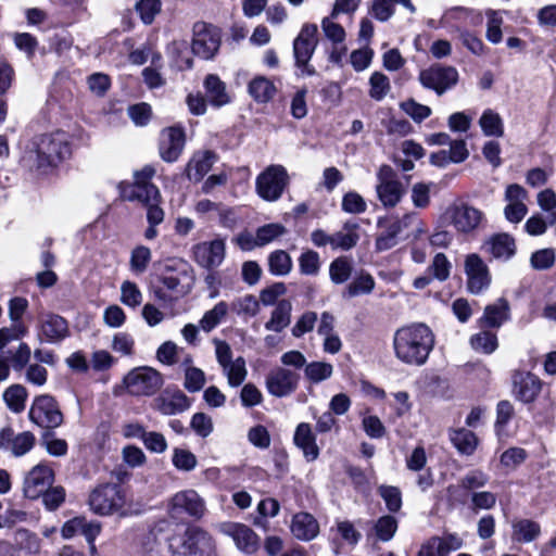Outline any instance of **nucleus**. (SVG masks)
I'll return each mask as SVG.
<instances>
[{
	"mask_svg": "<svg viewBox=\"0 0 556 556\" xmlns=\"http://www.w3.org/2000/svg\"><path fill=\"white\" fill-rule=\"evenodd\" d=\"M434 333L422 323L403 326L393 336L395 357L409 366L425 365L434 348Z\"/></svg>",
	"mask_w": 556,
	"mask_h": 556,
	"instance_id": "f257e3e1",
	"label": "nucleus"
},
{
	"mask_svg": "<svg viewBox=\"0 0 556 556\" xmlns=\"http://www.w3.org/2000/svg\"><path fill=\"white\" fill-rule=\"evenodd\" d=\"M194 278L189 265L181 260L167 261L155 275L152 292L162 303H172L191 291Z\"/></svg>",
	"mask_w": 556,
	"mask_h": 556,
	"instance_id": "f03ea898",
	"label": "nucleus"
},
{
	"mask_svg": "<svg viewBox=\"0 0 556 556\" xmlns=\"http://www.w3.org/2000/svg\"><path fill=\"white\" fill-rule=\"evenodd\" d=\"M71 155L67 135L63 131L43 134L35 137L28 151V159L34 166L48 173Z\"/></svg>",
	"mask_w": 556,
	"mask_h": 556,
	"instance_id": "7ed1b4c3",
	"label": "nucleus"
},
{
	"mask_svg": "<svg viewBox=\"0 0 556 556\" xmlns=\"http://www.w3.org/2000/svg\"><path fill=\"white\" fill-rule=\"evenodd\" d=\"M174 556H210L214 552L212 536L200 528L188 529L181 535H174L168 541Z\"/></svg>",
	"mask_w": 556,
	"mask_h": 556,
	"instance_id": "20e7f679",
	"label": "nucleus"
},
{
	"mask_svg": "<svg viewBox=\"0 0 556 556\" xmlns=\"http://www.w3.org/2000/svg\"><path fill=\"white\" fill-rule=\"evenodd\" d=\"M126 503L124 490L117 483H102L89 495L90 509L100 516H109L119 511Z\"/></svg>",
	"mask_w": 556,
	"mask_h": 556,
	"instance_id": "39448f33",
	"label": "nucleus"
},
{
	"mask_svg": "<svg viewBox=\"0 0 556 556\" xmlns=\"http://www.w3.org/2000/svg\"><path fill=\"white\" fill-rule=\"evenodd\" d=\"M155 175V168L151 165H146L142 169L134 175V182L128 184L122 190V195L128 201H138L144 206L152 201H159L161 193L159 188L150 182Z\"/></svg>",
	"mask_w": 556,
	"mask_h": 556,
	"instance_id": "423d86ee",
	"label": "nucleus"
},
{
	"mask_svg": "<svg viewBox=\"0 0 556 556\" xmlns=\"http://www.w3.org/2000/svg\"><path fill=\"white\" fill-rule=\"evenodd\" d=\"M289 185L287 169L279 164L267 166L257 177L255 187L257 194L269 202L277 201Z\"/></svg>",
	"mask_w": 556,
	"mask_h": 556,
	"instance_id": "0eeeda50",
	"label": "nucleus"
},
{
	"mask_svg": "<svg viewBox=\"0 0 556 556\" xmlns=\"http://www.w3.org/2000/svg\"><path fill=\"white\" fill-rule=\"evenodd\" d=\"M161 372L152 367H138L131 369L124 378V384L131 395L151 396L163 386Z\"/></svg>",
	"mask_w": 556,
	"mask_h": 556,
	"instance_id": "6e6552de",
	"label": "nucleus"
},
{
	"mask_svg": "<svg viewBox=\"0 0 556 556\" xmlns=\"http://www.w3.org/2000/svg\"><path fill=\"white\" fill-rule=\"evenodd\" d=\"M31 422L48 431L60 427L63 424V414L58 402L51 395L37 396L28 412Z\"/></svg>",
	"mask_w": 556,
	"mask_h": 556,
	"instance_id": "1a4fd4ad",
	"label": "nucleus"
},
{
	"mask_svg": "<svg viewBox=\"0 0 556 556\" xmlns=\"http://www.w3.org/2000/svg\"><path fill=\"white\" fill-rule=\"evenodd\" d=\"M192 30L191 49L193 54L203 60L213 59L220 47V30L204 22H197Z\"/></svg>",
	"mask_w": 556,
	"mask_h": 556,
	"instance_id": "9d476101",
	"label": "nucleus"
},
{
	"mask_svg": "<svg viewBox=\"0 0 556 556\" xmlns=\"http://www.w3.org/2000/svg\"><path fill=\"white\" fill-rule=\"evenodd\" d=\"M204 513L203 498L191 489L177 492L168 504V514L174 519H182L185 516L200 519Z\"/></svg>",
	"mask_w": 556,
	"mask_h": 556,
	"instance_id": "9b49d317",
	"label": "nucleus"
},
{
	"mask_svg": "<svg viewBox=\"0 0 556 556\" xmlns=\"http://www.w3.org/2000/svg\"><path fill=\"white\" fill-rule=\"evenodd\" d=\"M378 184L376 192L384 207H394L402 200L405 188L396 178V174L389 165H381L377 173Z\"/></svg>",
	"mask_w": 556,
	"mask_h": 556,
	"instance_id": "f8f14e48",
	"label": "nucleus"
},
{
	"mask_svg": "<svg viewBox=\"0 0 556 556\" xmlns=\"http://www.w3.org/2000/svg\"><path fill=\"white\" fill-rule=\"evenodd\" d=\"M447 214L455 230L463 235L473 233L485 222L482 211L464 202L452 205Z\"/></svg>",
	"mask_w": 556,
	"mask_h": 556,
	"instance_id": "ddd939ff",
	"label": "nucleus"
},
{
	"mask_svg": "<svg viewBox=\"0 0 556 556\" xmlns=\"http://www.w3.org/2000/svg\"><path fill=\"white\" fill-rule=\"evenodd\" d=\"M418 79L425 88L432 89L438 96H442L457 84L458 73L452 66L433 65L422 70Z\"/></svg>",
	"mask_w": 556,
	"mask_h": 556,
	"instance_id": "4468645a",
	"label": "nucleus"
},
{
	"mask_svg": "<svg viewBox=\"0 0 556 556\" xmlns=\"http://www.w3.org/2000/svg\"><path fill=\"white\" fill-rule=\"evenodd\" d=\"M464 270L467 277V289L470 293L480 294L491 285L489 267L479 254L466 255Z\"/></svg>",
	"mask_w": 556,
	"mask_h": 556,
	"instance_id": "2eb2a0df",
	"label": "nucleus"
},
{
	"mask_svg": "<svg viewBox=\"0 0 556 556\" xmlns=\"http://www.w3.org/2000/svg\"><path fill=\"white\" fill-rule=\"evenodd\" d=\"M70 336L68 323L54 313H41L38 316L37 338L40 342L59 343Z\"/></svg>",
	"mask_w": 556,
	"mask_h": 556,
	"instance_id": "dca6fc26",
	"label": "nucleus"
},
{
	"mask_svg": "<svg viewBox=\"0 0 556 556\" xmlns=\"http://www.w3.org/2000/svg\"><path fill=\"white\" fill-rule=\"evenodd\" d=\"M53 481V470L47 464L40 463L26 473L23 482V493L27 498L37 500L52 485Z\"/></svg>",
	"mask_w": 556,
	"mask_h": 556,
	"instance_id": "f3484780",
	"label": "nucleus"
},
{
	"mask_svg": "<svg viewBox=\"0 0 556 556\" xmlns=\"http://www.w3.org/2000/svg\"><path fill=\"white\" fill-rule=\"evenodd\" d=\"M528 191L518 184H511L506 187L504 200L507 202L504 207L505 218L513 223H520L528 213L525 201L528 199Z\"/></svg>",
	"mask_w": 556,
	"mask_h": 556,
	"instance_id": "a211bd4d",
	"label": "nucleus"
},
{
	"mask_svg": "<svg viewBox=\"0 0 556 556\" xmlns=\"http://www.w3.org/2000/svg\"><path fill=\"white\" fill-rule=\"evenodd\" d=\"M299 379V374L278 367L267 375L266 389L273 396L285 397L296 390Z\"/></svg>",
	"mask_w": 556,
	"mask_h": 556,
	"instance_id": "6ab92c4d",
	"label": "nucleus"
},
{
	"mask_svg": "<svg viewBox=\"0 0 556 556\" xmlns=\"http://www.w3.org/2000/svg\"><path fill=\"white\" fill-rule=\"evenodd\" d=\"M36 438L30 431L15 434L11 427L0 430V450L9 451L14 457L28 453L35 445Z\"/></svg>",
	"mask_w": 556,
	"mask_h": 556,
	"instance_id": "aec40b11",
	"label": "nucleus"
},
{
	"mask_svg": "<svg viewBox=\"0 0 556 556\" xmlns=\"http://www.w3.org/2000/svg\"><path fill=\"white\" fill-rule=\"evenodd\" d=\"M222 531L230 536L238 549L244 554H254L260 545L258 535L248 526L236 522L222 525Z\"/></svg>",
	"mask_w": 556,
	"mask_h": 556,
	"instance_id": "412c9836",
	"label": "nucleus"
},
{
	"mask_svg": "<svg viewBox=\"0 0 556 556\" xmlns=\"http://www.w3.org/2000/svg\"><path fill=\"white\" fill-rule=\"evenodd\" d=\"M317 31L316 24H304L302 26L300 34L293 41L295 64L309 62L318 43Z\"/></svg>",
	"mask_w": 556,
	"mask_h": 556,
	"instance_id": "4be33fe9",
	"label": "nucleus"
},
{
	"mask_svg": "<svg viewBox=\"0 0 556 556\" xmlns=\"http://www.w3.org/2000/svg\"><path fill=\"white\" fill-rule=\"evenodd\" d=\"M185 147V132L180 127L165 128L161 134L160 156L167 163L178 160Z\"/></svg>",
	"mask_w": 556,
	"mask_h": 556,
	"instance_id": "5701e85b",
	"label": "nucleus"
},
{
	"mask_svg": "<svg viewBox=\"0 0 556 556\" xmlns=\"http://www.w3.org/2000/svg\"><path fill=\"white\" fill-rule=\"evenodd\" d=\"M482 249L493 258L507 262L516 254L517 245L513 236L500 232L488 238Z\"/></svg>",
	"mask_w": 556,
	"mask_h": 556,
	"instance_id": "b1692460",
	"label": "nucleus"
},
{
	"mask_svg": "<svg viewBox=\"0 0 556 556\" xmlns=\"http://www.w3.org/2000/svg\"><path fill=\"white\" fill-rule=\"evenodd\" d=\"M462 545L463 541L456 534L432 536L421 546L417 556H445L456 552Z\"/></svg>",
	"mask_w": 556,
	"mask_h": 556,
	"instance_id": "393cba45",
	"label": "nucleus"
},
{
	"mask_svg": "<svg viewBox=\"0 0 556 556\" xmlns=\"http://www.w3.org/2000/svg\"><path fill=\"white\" fill-rule=\"evenodd\" d=\"M217 161V154L213 151H198L189 160L186 166V175L190 181L200 182L211 170Z\"/></svg>",
	"mask_w": 556,
	"mask_h": 556,
	"instance_id": "a878e982",
	"label": "nucleus"
},
{
	"mask_svg": "<svg viewBox=\"0 0 556 556\" xmlns=\"http://www.w3.org/2000/svg\"><path fill=\"white\" fill-rule=\"evenodd\" d=\"M155 408L163 415L180 414L190 407L189 397L180 390L165 391L154 400Z\"/></svg>",
	"mask_w": 556,
	"mask_h": 556,
	"instance_id": "bb28decb",
	"label": "nucleus"
},
{
	"mask_svg": "<svg viewBox=\"0 0 556 556\" xmlns=\"http://www.w3.org/2000/svg\"><path fill=\"white\" fill-rule=\"evenodd\" d=\"M541 387L540 379L528 372L526 375L515 376L513 392L517 400L523 403H531L540 394Z\"/></svg>",
	"mask_w": 556,
	"mask_h": 556,
	"instance_id": "cd10ccee",
	"label": "nucleus"
},
{
	"mask_svg": "<svg viewBox=\"0 0 556 556\" xmlns=\"http://www.w3.org/2000/svg\"><path fill=\"white\" fill-rule=\"evenodd\" d=\"M195 257L198 263L203 267H217L225 257V243L222 240L202 243L195 249Z\"/></svg>",
	"mask_w": 556,
	"mask_h": 556,
	"instance_id": "c85d7f7f",
	"label": "nucleus"
},
{
	"mask_svg": "<svg viewBox=\"0 0 556 556\" xmlns=\"http://www.w3.org/2000/svg\"><path fill=\"white\" fill-rule=\"evenodd\" d=\"M293 441L294 444L303 452L304 457L308 462H313L318 458L319 448L316 444V438L309 424L301 422L298 425Z\"/></svg>",
	"mask_w": 556,
	"mask_h": 556,
	"instance_id": "c756f323",
	"label": "nucleus"
},
{
	"mask_svg": "<svg viewBox=\"0 0 556 556\" xmlns=\"http://www.w3.org/2000/svg\"><path fill=\"white\" fill-rule=\"evenodd\" d=\"M509 303L506 299L500 298L493 304L484 308L482 317L479 319L481 327L500 328L509 318Z\"/></svg>",
	"mask_w": 556,
	"mask_h": 556,
	"instance_id": "7c9ffc66",
	"label": "nucleus"
},
{
	"mask_svg": "<svg viewBox=\"0 0 556 556\" xmlns=\"http://www.w3.org/2000/svg\"><path fill=\"white\" fill-rule=\"evenodd\" d=\"M290 529L298 540L311 541L318 534L319 525L313 515L302 511L293 516Z\"/></svg>",
	"mask_w": 556,
	"mask_h": 556,
	"instance_id": "2f4dec72",
	"label": "nucleus"
},
{
	"mask_svg": "<svg viewBox=\"0 0 556 556\" xmlns=\"http://www.w3.org/2000/svg\"><path fill=\"white\" fill-rule=\"evenodd\" d=\"M204 89L208 102L215 108H222L231 101L227 87L222 79L215 74H208L204 78Z\"/></svg>",
	"mask_w": 556,
	"mask_h": 556,
	"instance_id": "473e14b6",
	"label": "nucleus"
},
{
	"mask_svg": "<svg viewBox=\"0 0 556 556\" xmlns=\"http://www.w3.org/2000/svg\"><path fill=\"white\" fill-rule=\"evenodd\" d=\"M377 226L382 230L376 238V251L382 252L394 248L399 243L400 226L388 217H380Z\"/></svg>",
	"mask_w": 556,
	"mask_h": 556,
	"instance_id": "72a5a7b5",
	"label": "nucleus"
},
{
	"mask_svg": "<svg viewBox=\"0 0 556 556\" xmlns=\"http://www.w3.org/2000/svg\"><path fill=\"white\" fill-rule=\"evenodd\" d=\"M359 225L355 222H345L342 230L332 235V250L349 251L359 241Z\"/></svg>",
	"mask_w": 556,
	"mask_h": 556,
	"instance_id": "f704fd0d",
	"label": "nucleus"
},
{
	"mask_svg": "<svg viewBox=\"0 0 556 556\" xmlns=\"http://www.w3.org/2000/svg\"><path fill=\"white\" fill-rule=\"evenodd\" d=\"M511 538L519 543H530L541 534V526L531 519H518L511 525Z\"/></svg>",
	"mask_w": 556,
	"mask_h": 556,
	"instance_id": "c9c22d12",
	"label": "nucleus"
},
{
	"mask_svg": "<svg viewBox=\"0 0 556 556\" xmlns=\"http://www.w3.org/2000/svg\"><path fill=\"white\" fill-rule=\"evenodd\" d=\"M248 92L256 102L267 103L276 94L277 88L270 79L256 76L249 83Z\"/></svg>",
	"mask_w": 556,
	"mask_h": 556,
	"instance_id": "e433bc0d",
	"label": "nucleus"
},
{
	"mask_svg": "<svg viewBox=\"0 0 556 556\" xmlns=\"http://www.w3.org/2000/svg\"><path fill=\"white\" fill-rule=\"evenodd\" d=\"M292 304L288 300H281L271 312L265 328L269 331L280 332L290 325Z\"/></svg>",
	"mask_w": 556,
	"mask_h": 556,
	"instance_id": "4c0bfd02",
	"label": "nucleus"
},
{
	"mask_svg": "<svg viewBox=\"0 0 556 556\" xmlns=\"http://www.w3.org/2000/svg\"><path fill=\"white\" fill-rule=\"evenodd\" d=\"M450 439L454 447L463 455H472L478 446L476 434L465 428L451 431Z\"/></svg>",
	"mask_w": 556,
	"mask_h": 556,
	"instance_id": "58836bf2",
	"label": "nucleus"
},
{
	"mask_svg": "<svg viewBox=\"0 0 556 556\" xmlns=\"http://www.w3.org/2000/svg\"><path fill=\"white\" fill-rule=\"evenodd\" d=\"M27 396L26 388L18 383L7 388L2 395L8 408L15 414H20L25 409Z\"/></svg>",
	"mask_w": 556,
	"mask_h": 556,
	"instance_id": "ea45409f",
	"label": "nucleus"
},
{
	"mask_svg": "<svg viewBox=\"0 0 556 556\" xmlns=\"http://www.w3.org/2000/svg\"><path fill=\"white\" fill-rule=\"evenodd\" d=\"M479 125L483 134L488 137H503L504 124L502 117L491 109L485 110L480 119Z\"/></svg>",
	"mask_w": 556,
	"mask_h": 556,
	"instance_id": "a19ab883",
	"label": "nucleus"
},
{
	"mask_svg": "<svg viewBox=\"0 0 556 556\" xmlns=\"http://www.w3.org/2000/svg\"><path fill=\"white\" fill-rule=\"evenodd\" d=\"M222 369L231 388L241 386L248 376L245 359L241 356L237 357L232 363L224 366Z\"/></svg>",
	"mask_w": 556,
	"mask_h": 556,
	"instance_id": "79ce46f5",
	"label": "nucleus"
},
{
	"mask_svg": "<svg viewBox=\"0 0 556 556\" xmlns=\"http://www.w3.org/2000/svg\"><path fill=\"white\" fill-rule=\"evenodd\" d=\"M268 269L274 276H286L292 269L291 256L283 250H276L268 255Z\"/></svg>",
	"mask_w": 556,
	"mask_h": 556,
	"instance_id": "37998d69",
	"label": "nucleus"
},
{
	"mask_svg": "<svg viewBox=\"0 0 556 556\" xmlns=\"http://www.w3.org/2000/svg\"><path fill=\"white\" fill-rule=\"evenodd\" d=\"M229 306L226 302H218L212 309L205 312L200 320V328L205 332H211L226 317Z\"/></svg>",
	"mask_w": 556,
	"mask_h": 556,
	"instance_id": "c03bdc74",
	"label": "nucleus"
},
{
	"mask_svg": "<svg viewBox=\"0 0 556 556\" xmlns=\"http://www.w3.org/2000/svg\"><path fill=\"white\" fill-rule=\"evenodd\" d=\"M469 342L476 352L482 354H492L498 346L496 334L488 330L471 336Z\"/></svg>",
	"mask_w": 556,
	"mask_h": 556,
	"instance_id": "a18cd8bd",
	"label": "nucleus"
},
{
	"mask_svg": "<svg viewBox=\"0 0 556 556\" xmlns=\"http://www.w3.org/2000/svg\"><path fill=\"white\" fill-rule=\"evenodd\" d=\"M369 97L375 101H382L391 91L390 79L381 72H374L369 78Z\"/></svg>",
	"mask_w": 556,
	"mask_h": 556,
	"instance_id": "49530a36",
	"label": "nucleus"
},
{
	"mask_svg": "<svg viewBox=\"0 0 556 556\" xmlns=\"http://www.w3.org/2000/svg\"><path fill=\"white\" fill-rule=\"evenodd\" d=\"M230 309L239 316L254 317L260 311V301L252 294L233 300Z\"/></svg>",
	"mask_w": 556,
	"mask_h": 556,
	"instance_id": "de8ad7c7",
	"label": "nucleus"
},
{
	"mask_svg": "<svg viewBox=\"0 0 556 556\" xmlns=\"http://www.w3.org/2000/svg\"><path fill=\"white\" fill-rule=\"evenodd\" d=\"M14 544L20 552L26 554L39 553V539L26 529H18L14 533Z\"/></svg>",
	"mask_w": 556,
	"mask_h": 556,
	"instance_id": "09e8293b",
	"label": "nucleus"
},
{
	"mask_svg": "<svg viewBox=\"0 0 556 556\" xmlns=\"http://www.w3.org/2000/svg\"><path fill=\"white\" fill-rule=\"evenodd\" d=\"M374 278L369 274L361 275L345 288L342 295L343 298L351 299L359 294H368L374 290Z\"/></svg>",
	"mask_w": 556,
	"mask_h": 556,
	"instance_id": "8fccbe9b",
	"label": "nucleus"
},
{
	"mask_svg": "<svg viewBox=\"0 0 556 556\" xmlns=\"http://www.w3.org/2000/svg\"><path fill=\"white\" fill-rule=\"evenodd\" d=\"M352 274V265L344 256L338 257L330 263L329 276L333 283L341 285L349 280Z\"/></svg>",
	"mask_w": 556,
	"mask_h": 556,
	"instance_id": "3c124183",
	"label": "nucleus"
},
{
	"mask_svg": "<svg viewBox=\"0 0 556 556\" xmlns=\"http://www.w3.org/2000/svg\"><path fill=\"white\" fill-rule=\"evenodd\" d=\"M151 250L146 245L136 247L130 254V269L136 274H142L147 270L151 261Z\"/></svg>",
	"mask_w": 556,
	"mask_h": 556,
	"instance_id": "603ef678",
	"label": "nucleus"
},
{
	"mask_svg": "<svg viewBox=\"0 0 556 556\" xmlns=\"http://www.w3.org/2000/svg\"><path fill=\"white\" fill-rule=\"evenodd\" d=\"M299 268L302 275L316 276L320 270V257L314 250L304 251L299 257Z\"/></svg>",
	"mask_w": 556,
	"mask_h": 556,
	"instance_id": "864d4df0",
	"label": "nucleus"
},
{
	"mask_svg": "<svg viewBox=\"0 0 556 556\" xmlns=\"http://www.w3.org/2000/svg\"><path fill=\"white\" fill-rule=\"evenodd\" d=\"M287 229L283 225L278 223L266 224L256 229L258 247L269 244L277 238L283 236Z\"/></svg>",
	"mask_w": 556,
	"mask_h": 556,
	"instance_id": "5fc2aeb1",
	"label": "nucleus"
},
{
	"mask_svg": "<svg viewBox=\"0 0 556 556\" xmlns=\"http://www.w3.org/2000/svg\"><path fill=\"white\" fill-rule=\"evenodd\" d=\"M332 371V365L325 362H312L305 367V376L314 383H318L330 378Z\"/></svg>",
	"mask_w": 556,
	"mask_h": 556,
	"instance_id": "6e6d98bb",
	"label": "nucleus"
},
{
	"mask_svg": "<svg viewBox=\"0 0 556 556\" xmlns=\"http://www.w3.org/2000/svg\"><path fill=\"white\" fill-rule=\"evenodd\" d=\"M378 493L386 503L389 511L397 513L402 507V493L397 486L380 485Z\"/></svg>",
	"mask_w": 556,
	"mask_h": 556,
	"instance_id": "4d7b16f0",
	"label": "nucleus"
},
{
	"mask_svg": "<svg viewBox=\"0 0 556 556\" xmlns=\"http://www.w3.org/2000/svg\"><path fill=\"white\" fill-rule=\"evenodd\" d=\"M451 262L444 253H437L428 267V273L439 281H445L450 277Z\"/></svg>",
	"mask_w": 556,
	"mask_h": 556,
	"instance_id": "13d9d810",
	"label": "nucleus"
},
{
	"mask_svg": "<svg viewBox=\"0 0 556 556\" xmlns=\"http://www.w3.org/2000/svg\"><path fill=\"white\" fill-rule=\"evenodd\" d=\"M136 11L138 12L141 21L149 25L155 16L161 12L162 2L161 0H140L136 3Z\"/></svg>",
	"mask_w": 556,
	"mask_h": 556,
	"instance_id": "bf43d9fd",
	"label": "nucleus"
},
{
	"mask_svg": "<svg viewBox=\"0 0 556 556\" xmlns=\"http://www.w3.org/2000/svg\"><path fill=\"white\" fill-rule=\"evenodd\" d=\"M142 293L135 282L126 280L121 286V302L129 307H137L142 303Z\"/></svg>",
	"mask_w": 556,
	"mask_h": 556,
	"instance_id": "052dcab7",
	"label": "nucleus"
},
{
	"mask_svg": "<svg viewBox=\"0 0 556 556\" xmlns=\"http://www.w3.org/2000/svg\"><path fill=\"white\" fill-rule=\"evenodd\" d=\"M172 462L181 471H191L198 465L197 456L192 452L179 447L174 448Z\"/></svg>",
	"mask_w": 556,
	"mask_h": 556,
	"instance_id": "680f3d73",
	"label": "nucleus"
},
{
	"mask_svg": "<svg viewBox=\"0 0 556 556\" xmlns=\"http://www.w3.org/2000/svg\"><path fill=\"white\" fill-rule=\"evenodd\" d=\"M397 529V520L395 517L386 515L380 517L375 523V533L381 541H389L393 538Z\"/></svg>",
	"mask_w": 556,
	"mask_h": 556,
	"instance_id": "e2e57ef3",
	"label": "nucleus"
},
{
	"mask_svg": "<svg viewBox=\"0 0 556 556\" xmlns=\"http://www.w3.org/2000/svg\"><path fill=\"white\" fill-rule=\"evenodd\" d=\"M30 356L31 351L28 344L21 342L15 352L9 351L8 359L14 371H22L29 363Z\"/></svg>",
	"mask_w": 556,
	"mask_h": 556,
	"instance_id": "0e129e2a",
	"label": "nucleus"
},
{
	"mask_svg": "<svg viewBox=\"0 0 556 556\" xmlns=\"http://www.w3.org/2000/svg\"><path fill=\"white\" fill-rule=\"evenodd\" d=\"M205 383V374L202 369L188 366L185 370L184 387L187 391L194 393L200 391Z\"/></svg>",
	"mask_w": 556,
	"mask_h": 556,
	"instance_id": "69168bd1",
	"label": "nucleus"
},
{
	"mask_svg": "<svg viewBox=\"0 0 556 556\" xmlns=\"http://www.w3.org/2000/svg\"><path fill=\"white\" fill-rule=\"evenodd\" d=\"M341 207L349 214H362L367 210V204L359 193L349 191L342 198Z\"/></svg>",
	"mask_w": 556,
	"mask_h": 556,
	"instance_id": "338daca9",
	"label": "nucleus"
},
{
	"mask_svg": "<svg viewBox=\"0 0 556 556\" xmlns=\"http://www.w3.org/2000/svg\"><path fill=\"white\" fill-rule=\"evenodd\" d=\"M336 18L337 17H331V14L324 17L321 21V29L327 39L331 40L333 43H341L345 39V30L340 24L333 22Z\"/></svg>",
	"mask_w": 556,
	"mask_h": 556,
	"instance_id": "774afa93",
	"label": "nucleus"
}]
</instances>
